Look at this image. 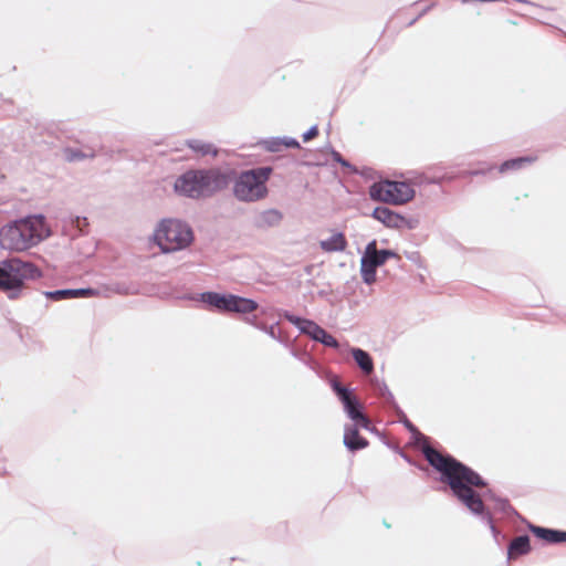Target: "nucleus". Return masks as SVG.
I'll list each match as a JSON object with an SVG mask.
<instances>
[{
  "label": "nucleus",
  "mask_w": 566,
  "mask_h": 566,
  "mask_svg": "<svg viewBox=\"0 0 566 566\" xmlns=\"http://www.w3.org/2000/svg\"><path fill=\"white\" fill-rule=\"evenodd\" d=\"M424 457L430 465L442 474V481L450 486L458 501L472 515L489 526L494 541L500 543L501 532L495 526L492 512L484 504L481 495L474 490V488L486 486L484 479L455 458L442 454L436 449L424 448Z\"/></svg>",
  "instance_id": "1"
},
{
  "label": "nucleus",
  "mask_w": 566,
  "mask_h": 566,
  "mask_svg": "<svg viewBox=\"0 0 566 566\" xmlns=\"http://www.w3.org/2000/svg\"><path fill=\"white\" fill-rule=\"evenodd\" d=\"M51 234L44 216L33 214L14 220L0 229V245L12 252H23Z\"/></svg>",
  "instance_id": "2"
},
{
  "label": "nucleus",
  "mask_w": 566,
  "mask_h": 566,
  "mask_svg": "<svg viewBox=\"0 0 566 566\" xmlns=\"http://www.w3.org/2000/svg\"><path fill=\"white\" fill-rule=\"evenodd\" d=\"M229 182V174L219 168L190 169L176 178L174 190L181 197L201 199L223 190Z\"/></svg>",
  "instance_id": "3"
},
{
  "label": "nucleus",
  "mask_w": 566,
  "mask_h": 566,
  "mask_svg": "<svg viewBox=\"0 0 566 566\" xmlns=\"http://www.w3.org/2000/svg\"><path fill=\"white\" fill-rule=\"evenodd\" d=\"M42 276V271L35 264L20 258H11L0 262V291L9 300L20 298L27 282L39 280Z\"/></svg>",
  "instance_id": "4"
},
{
  "label": "nucleus",
  "mask_w": 566,
  "mask_h": 566,
  "mask_svg": "<svg viewBox=\"0 0 566 566\" xmlns=\"http://www.w3.org/2000/svg\"><path fill=\"white\" fill-rule=\"evenodd\" d=\"M273 172L269 166L241 171L232 184L233 197L243 203H254L269 196L268 181Z\"/></svg>",
  "instance_id": "5"
},
{
  "label": "nucleus",
  "mask_w": 566,
  "mask_h": 566,
  "mask_svg": "<svg viewBox=\"0 0 566 566\" xmlns=\"http://www.w3.org/2000/svg\"><path fill=\"white\" fill-rule=\"evenodd\" d=\"M154 241L163 253H171L188 248L193 241V232L185 221L165 219L158 223Z\"/></svg>",
  "instance_id": "6"
},
{
  "label": "nucleus",
  "mask_w": 566,
  "mask_h": 566,
  "mask_svg": "<svg viewBox=\"0 0 566 566\" xmlns=\"http://www.w3.org/2000/svg\"><path fill=\"white\" fill-rule=\"evenodd\" d=\"M416 191L410 182L406 180H380L374 182L369 188V197L394 206H402L413 200Z\"/></svg>",
  "instance_id": "7"
},
{
  "label": "nucleus",
  "mask_w": 566,
  "mask_h": 566,
  "mask_svg": "<svg viewBox=\"0 0 566 566\" xmlns=\"http://www.w3.org/2000/svg\"><path fill=\"white\" fill-rule=\"evenodd\" d=\"M329 385L343 405L344 411L347 417L357 423V426L369 429L370 420L361 411V405L357 397L347 387L343 386L340 381L334 377L329 380Z\"/></svg>",
  "instance_id": "8"
},
{
  "label": "nucleus",
  "mask_w": 566,
  "mask_h": 566,
  "mask_svg": "<svg viewBox=\"0 0 566 566\" xmlns=\"http://www.w3.org/2000/svg\"><path fill=\"white\" fill-rule=\"evenodd\" d=\"M371 217L381 222L385 227L391 229H413L412 221L406 217L395 212L387 207H377L374 209Z\"/></svg>",
  "instance_id": "9"
},
{
  "label": "nucleus",
  "mask_w": 566,
  "mask_h": 566,
  "mask_svg": "<svg viewBox=\"0 0 566 566\" xmlns=\"http://www.w3.org/2000/svg\"><path fill=\"white\" fill-rule=\"evenodd\" d=\"M190 301L201 302L209 311L227 313L229 293L221 294L218 292H203L196 295L187 296Z\"/></svg>",
  "instance_id": "10"
},
{
  "label": "nucleus",
  "mask_w": 566,
  "mask_h": 566,
  "mask_svg": "<svg viewBox=\"0 0 566 566\" xmlns=\"http://www.w3.org/2000/svg\"><path fill=\"white\" fill-rule=\"evenodd\" d=\"M284 219V214L276 208H268L256 212L253 217V227L259 230H268L280 227Z\"/></svg>",
  "instance_id": "11"
},
{
  "label": "nucleus",
  "mask_w": 566,
  "mask_h": 566,
  "mask_svg": "<svg viewBox=\"0 0 566 566\" xmlns=\"http://www.w3.org/2000/svg\"><path fill=\"white\" fill-rule=\"evenodd\" d=\"M283 317L296 326L302 334L310 336L315 342L324 331V328L316 324L314 321L298 317L287 311L283 313Z\"/></svg>",
  "instance_id": "12"
},
{
  "label": "nucleus",
  "mask_w": 566,
  "mask_h": 566,
  "mask_svg": "<svg viewBox=\"0 0 566 566\" xmlns=\"http://www.w3.org/2000/svg\"><path fill=\"white\" fill-rule=\"evenodd\" d=\"M478 489L479 488H474V490L481 495L482 501L484 503L485 502L492 503V507L491 509L488 507L492 512V514L493 513H502L504 515H511V514L516 513L515 510L510 504L507 499L499 496L497 494H495V492H493L490 489H488L483 492H479Z\"/></svg>",
  "instance_id": "13"
},
{
  "label": "nucleus",
  "mask_w": 566,
  "mask_h": 566,
  "mask_svg": "<svg viewBox=\"0 0 566 566\" xmlns=\"http://www.w3.org/2000/svg\"><path fill=\"white\" fill-rule=\"evenodd\" d=\"M43 295L52 301H62L77 297H94L98 296L99 292L95 289H66L56 291H45Z\"/></svg>",
  "instance_id": "14"
},
{
  "label": "nucleus",
  "mask_w": 566,
  "mask_h": 566,
  "mask_svg": "<svg viewBox=\"0 0 566 566\" xmlns=\"http://www.w3.org/2000/svg\"><path fill=\"white\" fill-rule=\"evenodd\" d=\"M259 304L252 300L229 293L227 314L247 315L253 313Z\"/></svg>",
  "instance_id": "15"
},
{
  "label": "nucleus",
  "mask_w": 566,
  "mask_h": 566,
  "mask_svg": "<svg viewBox=\"0 0 566 566\" xmlns=\"http://www.w3.org/2000/svg\"><path fill=\"white\" fill-rule=\"evenodd\" d=\"M358 428L360 427L356 422L344 428V444L349 451L361 450L368 446V441L359 436Z\"/></svg>",
  "instance_id": "16"
},
{
  "label": "nucleus",
  "mask_w": 566,
  "mask_h": 566,
  "mask_svg": "<svg viewBox=\"0 0 566 566\" xmlns=\"http://www.w3.org/2000/svg\"><path fill=\"white\" fill-rule=\"evenodd\" d=\"M259 145H261L265 150L271 153H279L283 148H300V143L293 137H270L262 139Z\"/></svg>",
  "instance_id": "17"
},
{
  "label": "nucleus",
  "mask_w": 566,
  "mask_h": 566,
  "mask_svg": "<svg viewBox=\"0 0 566 566\" xmlns=\"http://www.w3.org/2000/svg\"><path fill=\"white\" fill-rule=\"evenodd\" d=\"M536 161L534 156H522L503 161L499 167L500 175H507L523 170Z\"/></svg>",
  "instance_id": "18"
},
{
  "label": "nucleus",
  "mask_w": 566,
  "mask_h": 566,
  "mask_svg": "<svg viewBox=\"0 0 566 566\" xmlns=\"http://www.w3.org/2000/svg\"><path fill=\"white\" fill-rule=\"evenodd\" d=\"M530 531L538 538L549 543L558 544L566 542V532L553 528H545L542 526L530 525Z\"/></svg>",
  "instance_id": "19"
},
{
  "label": "nucleus",
  "mask_w": 566,
  "mask_h": 566,
  "mask_svg": "<svg viewBox=\"0 0 566 566\" xmlns=\"http://www.w3.org/2000/svg\"><path fill=\"white\" fill-rule=\"evenodd\" d=\"M364 255L373 261L378 268L382 265L389 258H394L396 253L391 250H377V242L376 240H373L366 245Z\"/></svg>",
  "instance_id": "20"
},
{
  "label": "nucleus",
  "mask_w": 566,
  "mask_h": 566,
  "mask_svg": "<svg viewBox=\"0 0 566 566\" xmlns=\"http://www.w3.org/2000/svg\"><path fill=\"white\" fill-rule=\"evenodd\" d=\"M355 363L365 375L374 373V360L369 353L358 347H348Z\"/></svg>",
  "instance_id": "21"
},
{
  "label": "nucleus",
  "mask_w": 566,
  "mask_h": 566,
  "mask_svg": "<svg viewBox=\"0 0 566 566\" xmlns=\"http://www.w3.org/2000/svg\"><path fill=\"white\" fill-rule=\"evenodd\" d=\"M531 551L530 537L521 535L515 537L507 547V558L515 559L520 556L528 554Z\"/></svg>",
  "instance_id": "22"
},
{
  "label": "nucleus",
  "mask_w": 566,
  "mask_h": 566,
  "mask_svg": "<svg viewBox=\"0 0 566 566\" xmlns=\"http://www.w3.org/2000/svg\"><path fill=\"white\" fill-rule=\"evenodd\" d=\"M405 180L410 182L411 188L415 186L439 185V178L429 175L426 169L408 171Z\"/></svg>",
  "instance_id": "23"
},
{
  "label": "nucleus",
  "mask_w": 566,
  "mask_h": 566,
  "mask_svg": "<svg viewBox=\"0 0 566 566\" xmlns=\"http://www.w3.org/2000/svg\"><path fill=\"white\" fill-rule=\"evenodd\" d=\"M319 247L325 252H343L347 241L342 232H334L329 238L321 240Z\"/></svg>",
  "instance_id": "24"
},
{
  "label": "nucleus",
  "mask_w": 566,
  "mask_h": 566,
  "mask_svg": "<svg viewBox=\"0 0 566 566\" xmlns=\"http://www.w3.org/2000/svg\"><path fill=\"white\" fill-rule=\"evenodd\" d=\"M186 145L197 155L199 156H217L218 149L211 143L201 140V139H188L186 140Z\"/></svg>",
  "instance_id": "25"
},
{
  "label": "nucleus",
  "mask_w": 566,
  "mask_h": 566,
  "mask_svg": "<svg viewBox=\"0 0 566 566\" xmlns=\"http://www.w3.org/2000/svg\"><path fill=\"white\" fill-rule=\"evenodd\" d=\"M376 264L364 254L360 260V274L366 284H373L376 281Z\"/></svg>",
  "instance_id": "26"
},
{
  "label": "nucleus",
  "mask_w": 566,
  "mask_h": 566,
  "mask_svg": "<svg viewBox=\"0 0 566 566\" xmlns=\"http://www.w3.org/2000/svg\"><path fill=\"white\" fill-rule=\"evenodd\" d=\"M396 415L398 416L399 421L403 423V426L409 430V432H411L416 437L417 443H419L420 441L423 442L422 453L424 454V448H430V446L427 443V438L421 432L418 431V429L410 422V420L407 418L406 413L402 410L401 412H396ZM431 449L433 448L431 447Z\"/></svg>",
  "instance_id": "27"
},
{
  "label": "nucleus",
  "mask_w": 566,
  "mask_h": 566,
  "mask_svg": "<svg viewBox=\"0 0 566 566\" xmlns=\"http://www.w3.org/2000/svg\"><path fill=\"white\" fill-rule=\"evenodd\" d=\"M424 169L429 175H431V176L433 175L434 177H438L439 184H441L446 180L450 181L454 178L453 176L447 174L446 167L442 164L430 165V166L426 167Z\"/></svg>",
  "instance_id": "28"
},
{
  "label": "nucleus",
  "mask_w": 566,
  "mask_h": 566,
  "mask_svg": "<svg viewBox=\"0 0 566 566\" xmlns=\"http://www.w3.org/2000/svg\"><path fill=\"white\" fill-rule=\"evenodd\" d=\"M258 328L265 332L271 338L286 345V342L281 336V331L277 328V323L272 325L262 324Z\"/></svg>",
  "instance_id": "29"
},
{
  "label": "nucleus",
  "mask_w": 566,
  "mask_h": 566,
  "mask_svg": "<svg viewBox=\"0 0 566 566\" xmlns=\"http://www.w3.org/2000/svg\"><path fill=\"white\" fill-rule=\"evenodd\" d=\"M316 342H318L327 347H332V348H336V349L340 348L338 340L333 335L328 334L325 329L319 335V337Z\"/></svg>",
  "instance_id": "30"
},
{
  "label": "nucleus",
  "mask_w": 566,
  "mask_h": 566,
  "mask_svg": "<svg viewBox=\"0 0 566 566\" xmlns=\"http://www.w3.org/2000/svg\"><path fill=\"white\" fill-rule=\"evenodd\" d=\"M371 385L380 398L385 396V392L389 391V388L384 380H379L377 378L371 379Z\"/></svg>",
  "instance_id": "31"
},
{
  "label": "nucleus",
  "mask_w": 566,
  "mask_h": 566,
  "mask_svg": "<svg viewBox=\"0 0 566 566\" xmlns=\"http://www.w3.org/2000/svg\"><path fill=\"white\" fill-rule=\"evenodd\" d=\"M385 402L396 412H401V408L398 406L392 392L389 390L385 392V396L381 397Z\"/></svg>",
  "instance_id": "32"
},
{
  "label": "nucleus",
  "mask_w": 566,
  "mask_h": 566,
  "mask_svg": "<svg viewBox=\"0 0 566 566\" xmlns=\"http://www.w3.org/2000/svg\"><path fill=\"white\" fill-rule=\"evenodd\" d=\"M115 291L119 294H125V295H128V294H137L138 293V290L135 287V286H126L124 284H118L115 289Z\"/></svg>",
  "instance_id": "33"
},
{
  "label": "nucleus",
  "mask_w": 566,
  "mask_h": 566,
  "mask_svg": "<svg viewBox=\"0 0 566 566\" xmlns=\"http://www.w3.org/2000/svg\"><path fill=\"white\" fill-rule=\"evenodd\" d=\"M333 159L335 161L339 163L343 167H346V168L355 171L353 166L346 159H344L338 151H333Z\"/></svg>",
  "instance_id": "34"
},
{
  "label": "nucleus",
  "mask_w": 566,
  "mask_h": 566,
  "mask_svg": "<svg viewBox=\"0 0 566 566\" xmlns=\"http://www.w3.org/2000/svg\"><path fill=\"white\" fill-rule=\"evenodd\" d=\"M318 135L317 126H312L307 132L303 134V140L308 142Z\"/></svg>",
  "instance_id": "35"
},
{
  "label": "nucleus",
  "mask_w": 566,
  "mask_h": 566,
  "mask_svg": "<svg viewBox=\"0 0 566 566\" xmlns=\"http://www.w3.org/2000/svg\"><path fill=\"white\" fill-rule=\"evenodd\" d=\"M86 157H94V153L92 151L90 154H84L80 150H72L71 156H70V158L72 160L82 159V158H86Z\"/></svg>",
  "instance_id": "36"
},
{
  "label": "nucleus",
  "mask_w": 566,
  "mask_h": 566,
  "mask_svg": "<svg viewBox=\"0 0 566 566\" xmlns=\"http://www.w3.org/2000/svg\"><path fill=\"white\" fill-rule=\"evenodd\" d=\"M244 321H245L248 324H250V325H252V326H254V327H256V328H258V326H261V325H262V324H260V323H258V322H256V317H255V316H253V317H245V319H244Z\"/></svg>",
  "instance_id": "37"
},
{
  "label": "nucleus",
  "mask_w": 566,
  "mask_h": 566,
  "mask_svg": "<svg viewBox=\"0 0 566 566\" xmlns=\"http://www.w3.org/2000/svg\"><path fill=\"white\" fill-rule=\"evenodd\" d=\"M432 7H433V4H430V6H428L427 8H424V9L419 13V15H418L416 19H413V20L409 23V25H412V24L417 21V19H418V18L422 17L423 14H426V13H427V12H428Z\"/></svg>",
  "instance_id": "38"
},
{
  "label": "nucleus",
  "mask_w": 566,
  "mask_h": 566,
  "mask_svg": "<svg viewBox=\"0 0 566 566\" xmlns=\"http://www.w3.org/2000/svg\"><path fill=\"white\" fill-rule=\"evenodd\" d=\"M486 171L485 170H476V171H472L471 175H484Z\"/></svg>",
  "instance_id": "39"
}]
</instances>
